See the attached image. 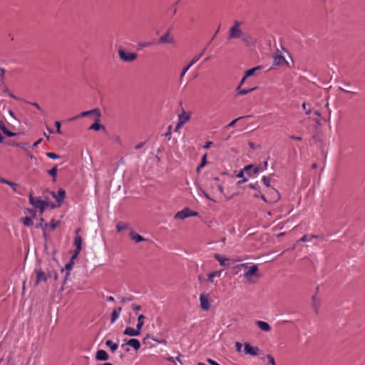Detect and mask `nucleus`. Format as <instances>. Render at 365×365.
Returning <instances> with one entry per match:
<instances>
[{
    "instance_id": "nucleus-12",
    "label": "nucleus",
    "mask_w": 365,
    "mask_h": 365,
    "mask_svg": "<svg viewBox=\"0 0 365 365\" xmlns=\"http://www.w3.org/2000/svg\"><path fill=\"white\" fill-rule=\"evenodd\" d=\"M140 330L138 328H132V327H126L123 331V334L130 336H137L140 334Z\"/></svg>"
},
{
    "instance_id": "nucleus-64",
    "label": "nucleus",
    "mask_w": 365,
    "mask_h": 365,
    "mask_svg": "<svg viewBox=\"0 0 365 365\" xmlns=\"http://www.w3.org/2000/svg\"><path fill=\"white\" fill-rule=\"evenodd\" d=\"M8 182H9V180H7L3 178H0V182L7 185Z\"/></svg>"
},
{
    "instance_id": "nucleus-23",
    "label": "nucleus",
    "mask_w": 365,
    "mask_h": 365,
    "mask_svg": "<svg viewBox=\"0 0 365 365\" xmlns=\"http://www.w3.org/2000/svg\"><path fill=\"white\" fill-rule=\"evenodd\" d=\"M106 345L110 348L112 353H115L118 348V344L112 341L111 340H106L105 342Z\"/></svg>"
},
{
    "instance_id": "nucleus-45",
    "label": "nucleus",
    "mask_w": 365,
    "mask_h": 365,
    "mask_svg": "<svg viewBox=\"0 0 365 365\" xmlns=\"http://www.w3.org/2000/svg\"><path fill=\"white\" fill-rule=\"evenodd\" d=\"M7 185H9L15 192H16V187L18 185L16 182L9 180Z\"/></svg>"
},
{
    "instance_id": "nucleus-25",
    "label": "nucleus",
    "mask_w": 365,
    "mask_h": 365,
    "mask_svg": "<svg viewBox=\"0 0 365 365\" xmlns=\"http://www.w3.org/2000/svg\"><path fill=\"white\" fill-rule=\"evenodd\" d=\"M221 274H222V270L212 272L207 274V280L210 282H212L213 278L214 277H220L221 276Z\"/></svg>"
},
{
    "instance_id": "nucleus-6",
    "label": "nucleus",
    "mask_w": 365,
    "mask_h": 365,
    "mask_svg": "<svg viewBox=\"0 0 365 365\" xmlns=\"http://www.w3.org/2000/svg\"><path fill=\"white\" fill-rule=\"evenodd\" d=\"M79 231H80V229L76 230V235L74 238V245L76 247V250L73 255V258H76L81 250L82 238L81 236L78 235Z\"/></svg>"
},
{
    "instance_id": "nucleus-16",
    "label": "nucleus",
    "mask_w": 365,
    "mask_h": 365,
    "mask_svg": "<svg viewBox=\"0 0 365 365\" xmlns=\"http://www.w3.org/2000/svg\"><path fill=\"white\" fill-rule=\"evenodd\" d=\"M214 257L216 260H217L221 266L227 267L229 265L228 262L230 261L229 258L223 257L219 254H215Z\"/></svg>"
},
{
    "instance_id": "nucleus-63",
    "label": "nucleus",
    "mask_w": 365,
    "mask_h": 365,
    "mask_svg": "<svg viewBox=\"0 0 365 365\" xmlns=\"http://www.w3.org/2000/svg\"><path fill=\"white\" fill-rule=\"evenodd\" d=\"M183 125V124L180 123V122H178L176 126H175V131L178 130V129H180L182 126Z\"/></svg>"
},
{
    "instance_id": "nucleus-24",
    "label": "nucleus",
    "mask_w": 365,
    "mask_h": 365,
    "mask_svg": "<svg viewBox=\"0 0 365 365\" xmlns=\"http://www.w3.org/2000/svg\"><path fill=\"white\" fill-rule=\"evenodd\" d=\"M256 89V87L251 88H241L240 86H238L237 88V91L239 95L244 96L246 94H248L249 93L255 91Z\"/></svg>"
},
{
    "instance_id": "nucleus-44",
    "label": "nucleus",
    "mask_w": 365,
    "mask_h": 365,
    "mask_svg": "<svg viewBox=\"0 0 365 365\" xmlns=\"http://www.w3.org/2000/svg\"><path fill=\"white\" fill-rule=\"evenodd\" d=\"M191 66H190V65L188 64L186 67H185L181 73H180V78H183L184 76L185 75V73L187 72V71L190 68Z\"/></svg>"
},
{
    "instance_id": "nucleus-55",
    "label": "nucleus",
    "mask_w": 365,
    "mask_h": 365,
    "mask_svg": "<svg viewBox=\"0 0 365 365\" xmlns=\"http://www.w3.org/2000/svg\"><path fill=\"white\" fill-rule=\"evenodd\" d=\"M200 192H201L202 195L205 197H206V198H207V199H208V200H212V199L210 198V197L209 196V195H208L207 192H205L204 190H202Z\"/></svg>"
},
{
    "instance_id": "nucleus-56",
    "label": "nucleus",
    "mask_w": 365,
    "mask_h": 365,
    "mask_svg": "<svg viewBox=\"0 0 365 365\" xmlns=\"http://www.w3.org/2000/svg\"><path fill=\"white\" fill-rule=\"evenodd\" d=\"M9 145H13V146H19V147H21V148H23V146L21 145V144L18 143H16V142H15V141H13V142H11V143H9Z\"/></svg>"
},
{
    "instance_id": "nucleus-1",
    "label": "nucleus",
    "mask_w": 365,
    "mask_h": 365,
    "mask_svg": "<svg viewBox=\"0 0 365 365\" xmlns=\"http://www.w3.org/2000/svg\"><path fill=\"white\" fill-rule=\"evenodd\" d=\"M242 22L239 21H235L233 25L230 27L228 35L227 40H232L234 38H240L243 41L247 40L246 35L244 34L241 29Z\"/></svg>"
},
{
    "instance_id": "nucleus-60",
    "label": "nucleus",
    "mask_w": 365,
    "mask_h": 365,
    "mask_svg": "<svg viewBox=\"0 0 365 365\" xmlns=\"http://www.w3.org/2000/svg\"><path fill=\"white\" fill-rule=\"evenodd\" d=\"M289 138L293 139V140H302V138L299 137V136L290 135Z\"/></svg>"
},
{
    "instance_id": "nucleus-51",
    "label": "nucleus",
    "mask_w": 365,
    "mask_h": 365,
    "mask_svg": "<svg viewBox=\"0 0 365 365\" xmlns=\"http://www.w3.org/2000/svg\"><path fill=\"white\" fill-rule=\"evenodd\" d=\"M206 163H207V154H205L202 156V161H201L200 164L205 166Z\"/></svg>"
},
{
    "instance_id": "nucleus-18",
    "label": "nucleus",
    "mask_w": 365,
    "mask_h": 365,
    "mask_svg": "<svg viewBox=\"0 0 365 365\" xmlns=\"http://www.w3.org/2000/svg\"><path fill=\"white\" fill-rule=\"evenodd\" d=\"M0 130H1L2 132L9 137H14L16 135V133L11 132L6 128L3 120H0Z\"/></svg>"
},
{
    "instance_id": "nucleus-5",
    "label": "nucleus",
    "mask_w": 365,
    "mask_h": 365,
    "mask_svg": "<svg viewBox=\"0 0 365 365\" xmlns=\"http://www.w3.org/2000/svg\"><path fill=\"white\" fill-rule=\"evenodd\" d=\"M158 43L160 44H167V43L172 44V43H175V38H174V36L171 34L170 29H168L167 31L159 38Z\"/></svg>"
},
{
    "instance_id": "nucleus-34",
    "label": "nucleus",
    "mask_w": 365,
    "mask_h": 365,
    "mask_svg": "<svg viewBox=\"0 0 365 365\" xmlns=\"http://www.w3.org/2000/svg\"><path fill=\"white\" fill-rule=\"evenodd\" d=\"M22 222L24 225L28 226V227L32 225V224H33V221H32V219L31 217H26L23 218Z\"/></svg>"
},
{
    "instance_id": "nucleus-50",
    "label": "nucleus",
    "mask_w": 365,
    "mask_h": 365,
    "mask_svg": "<svg viewBox=\"0 0 365 365\" xmlns=\"http://www.w3.org/2000/svg\"><path fill=\"white\" fill-rule=\"evenodd\" d=\"M133 300V297H122L120 299V302L122 303H125L126 302H129V301H132Z\"/></svg>"
},
{
    "instance_id": "nucleus-26",
    "label": "nucleus",
    "mask_w": 365,
    "mask_h": 365,
    "mask_svg": "<svg viewBox=\"0 0 365 365\" xmlns=\"http://www.w3.org/2000/svg\"><path fill=\"white\" fill-rule=\"evenodd\" d=\"M145 318V316L143 314H140L138 317V323H137L136 327L138 328V329H140V331L144 324Z\"/></svg>"
},
{
    "instance_id": "nucleus-59",
    "label": "nucleus",
    "mask_w": 365,
    "mask_h": 365,
    "mask_svg": "<svg viewBox=\"0 0 365 365\" xmlns=\"http://www.w3.org/2000/svg\"><path fill=\"white\" fill-rule=\"evenodd\" d=\"M339 90H340V91H343V92H344V93H353V94H354V93H354V92H353V91H350L346 90V89H344V88H341V87H339Z\"/></svg>"
},
{
    "instance_id": "nucleus-8",
    "label": "nucleus",
    "mask_w": 365,
    "mask_h": 365,
    "mask_svg": "<svg viewBox=\"0 0 365 365\" xmlns=\"http://www.w3.org/2000/svg\"><path fill=\"white\" fill-rule=\"evenodd\" d=\"M91 114H96L98 117H99L100 116L99 110L98 108H95V109H93L91 110L83 111V112L81 113L80 115L71 118L70 119V120H74L79 118L88 117V116L91 115Z\"/></svg>"
},
{
    "instance_id": "nucleus-58",
    "label": "nucleus",
    "mask_w": 365,
    "mask_h": 365,
    "mask_svg": "<svg viewBox=\"0 0 365 365\" xmlns=\"http://www.w3.org/2000/svg\"><path fill=\"white\" fill-rule=\"evenodd\" d=\"M217 187L218 190H219L222 194H223V193H224V188H223L222 185H220V184H217Z\"/></svg>"
},
{
    "instance_id": "nucleus-40",
    "label": "nucleus",
    "mask_w": 365,
    "mask_h": 365,
    "mask_svg": "<svg viewBox=\"0 0 365 365\" xmlns=\"http://www.w3.org/2000/svg\"><path fill=\"white\" fill-rule=\"evenodd\" d=\"M302 108L305 111L306 115H310L311 114L312 108L310 107L307 108V104L305 103H303Z\"/></svg>"
},
{
    "instance_id": "nucleus-54",
    "label": "nucleus",
    "mask_w": 365,
    "mask_h": 365,
    "mask_svg": "<svg viewBox=\"0 0 365 365\" xmlns=\"http://www.w3.org/2000/svg\"><path fill=\"white\" fill-rule=\"evenodd\" d=\"M212 145V141H207L205 145L203 146V148L205 149H209L211 145Z\"/></svg>"
},
{
    "instance_id": "nucleus-41",
    "label": "nucleus",
    "mask_w": 365,
    "mask_h": 365,
    "mask_svg": "<svg viewBox=\"0 0 365 365\" xmlns=\"http://www.w3.org/2000/svg\"><path fill=\"white\" fill-rule=\"evenodd\" d=\"M201 58V55H197V56H195L192 59V61H190V63H189L190 66H192L196 62H197L199 61V59Z\"/></svg>"
},
{
    "instance_id": "nucleus-35",
    "label": "nucleus",
    "mask_w": 365,
    "mask_h": 365,
    "mask_svg": "<svg viewBox=\"0 0 365 365\" xmlns=\"http://www.w3.org/2000/svg\"><path fill=\"white\" fill-rule=\"evenodd\" d=\"M73 265V263L72 262H70L66 264V266H65V269H66V279L70 274L69 271L71 269Z\"/></svg>"
},
{
    "instance_id": "nucleus-62",
    "label": "nucleus",
    "mask_w": 365,
    "mask_h": 365,
    "mask_svg": "<svg viewBox=\"0 0 365 365\" xmlns=\"http://www.w3.org/2000/svg\"><path fill=\"white\" fill-rule=\"evenodd\" d=\"M3 86V92L5 93L9 94V88L6 86V85L5 84V86Z\"/></svg>"
},
{
    "instance_id": "nucleus-53",
    "label": "nucleus",
    "mask_w": 365,
    "mask_h": 365,
    "mask_svg": "<svg viewBox=\"0 0 365 365\" xmlns=\"http://www.w3.org/2000/svg\"><path fill=\"white\" fill-rule=\"evenodd\" d=\"M242 344L240 342L235 343V347L237 351H240L242 349Z\"/></svg>"
},
{
    "instance_id": "nucleus-49",
    "label": "nucleus",
    "mask_w": 365,
    "mask_h": 365,
    "mask_svg": "<svg viewBox=\"0 0 365 365\" xmlns=\"http://www.w3.org/2000/svg\"><path fill=\"white\" fill-rule=\"evenodd\" d=\"M31 104L38 109L42 113H44V110L40 107L37 103H31Z\"/></svg>"
},
{
    "instance_id": "nucleus-28",
    "label": "nucleus",
    "mask_w": 365,
    "mask_h": 365,
    "mask_svg": "<svg viewBox=\"0 0 365 365\" xmlns=\"http://www.w3.org/2000/svg\"><path fill=\"white\" fill-rule=\"evenodd\" d=\"M260 69V67L259 66H257V67H255V68H252L251 69H249L247 70L245 73V77L248 78L250 76H252L253 75H255V72L257 71V70H259Z\"/></svg>"
},
{
    "instance_id": "nucleus-31",
    "label": "nucleus",
    "mask_w": 365,
    "mask_h": 365,
    "mask_svg": "<svg viewBox=\"0 0 365 365\" xmlns=\"http://www.w3.org/2000/svg\"><path fill=\"white\" fill-rule=\"evenodd\" d=\"M101 128H104V126L102 124H100L98 122L94 123L89 128V129L94 130H96V131L101 130Z\"/></svg>"
},
{
    "instance_id": "nucleus-37",
    "label": "nucleus",
    "mask_w": 365,
    "mask_h": 365,
    "mask_svg": "<svg viewBox=\"0 0 365 365\" xmlns=\"http://www.w3.org/2000/svg\"><path fill=\"white\" fill-rule=\"evenodd\" d=\"M57 171H58V169H57V166L56 165L54 168H53L52 169L48 170V174L55 178L57 175Z\"/></svg>"
},
{
    "instance_id": "nucleus-48",
    "label": "nucleus",
    "mask_w": 365,
    "mask_h": 365,
    "mask_svg": "<svg viewBox=\"0 0 365 365\" xmlns=\"http://www.w3.org/2000/svg\"><path fill=\"white\" fill-rule=\"evenodd\" d=\"M152 43L150 42H142L139 43V46L142 48H145L151 46Z\"/></svg>"
},
{
    "instance_id": "nucleus-9",
    "label": "nucleus",
    "mask_w": 365,
    "mask_h": 365,
    "mask_svg": "<svg viewBox=\"0 0 365 365\" xmlns=\"http://www.w3.org/2000/svg\"><path fill=\"white\" fill-rule=\"evenodd\" d=\"M200 307L202 308V309H203L205 311H208L210 309V304L209 299L206 295H205L203 294H200Z\"/></svg>"
},
{
    "instance_id": "nucleus-52",
    "label": "nucleus",
    "mask_w": 365,
    "mask_h": 365,
    "mask_svg": "<svg viewBox=\"0 0 365 365\" xmlns=\"http://www.w3.org/2000/svg\"><path fill=\"white\" fill-rule=\"evenodd\" d=\"M144 145H145V143L141 142L135 146V149L139 150V149L142 148L144 146Z\"/></svg>"
},
{
    "instance_id": "nucleus-15",
    "label": "nucleus",
    "mask_w": 365,
    "mask_h": 365,
    "mask_svg": "<svg viewBox=\"0 0 365 365\" xmlns=\"http://www.w3.org/2000/svg\"><path fill=\"white\" fill-rule=\"evenodd\" d=\"M48 275L41 269L36 270V283L46 282Z\"/></svg>"
},
{
    "instance_id": "nucleus-2",
    "label": "nucleus",
    "mask_w": 365,
    "mask_h": 365,
    "mask_svg": "<svg viewBox=\"0 0 365 365\" xmlns=\"http://www.w3.org/2000/svg\"><path fill=\"white\" fill-rule=\"evenodd\" d=\"M29 202L34 207L38 209L41 213L43 212L45 209L48 207V202L46 201L34 197L31 193L29 194Z\"/></svg>"
},
{
    "instance_id": "nucleus-39",
    "label": "nucleus",
    "mask_w": 365,
    "mask_h": 365,
    "mask_svg": "<svg viewBox=\"0 0 365 365\" xmlns=\"http://www.w3.org/2000/svg\"><path fill=\"white\" fill-rule=\"evenodd\" d=\"M243 117H239L237 118L234 119L232 120L229 124H227L225 128H231L235 126V123L240 119H242Z\"/></svg>"
},
{
    "instance_id": "nucleus-61",
    "label": "nucleus",
    "mask_w": 365,
    "mask_h": 365,
    "mask_svg": "<svg viewBox=\"0 0 365 365\" xmlns=\"http://www.w3.org/2000/svg\"><path fill=\"white\" fill-rule=\"evenodd\" d=\"M262 168H261L260 167H256L253 169V173L255 174H257V173H259L260 170H262Z\"/></svg>"
},
{
    "instance_id": "nucleus-32",
    "label": "nucleus",
    "mask_w": 365,
    "mask_h": 365,
    "mask_svg": "<svg viewBox=\"0 0 365 365\" xmlns=\"http://www.w3.org/2000/svg\"><path fill=\"white\" fill-rule=\"evenodd\" d=\"M317 236L316 235H304V236H302L300 239H299V242H308V241H310L313 238H317Z\"/></svg>"
},
{
    "instance_id": "nucleus-11",
    "label": "nucleus",
    "mask_w": 365,
    "mask_h": 365,
    "mask_svg": "<svg viewBox=\"0 0 365 365\" xmlns=\"http://www.w3.org/2000/svg\"><path fill=\"white\" fill-rule=\"evenodd\" d=\"M52 196L56 202L61 204L66 197V192L63 189H59L57 192H52Z\"/></svg>"
},
{
    "instance_id": "nucleus-46",
    "label": "nucleus",
    "mask_w": 365,
    "mask_h": 365,
    "mask_svg": "<svg viewBox=\"0 0 365 365\" xmlns=\"http://www.w3.org/2000/svg\"><path fill=\"white\" fill-rule=\"evenodd\" d=\"M61 123L59 121H56L55 123V125L56 127V132L58 133V134H61Z\"/></svg>"
},
{
    "instance_id": "nucleus-22",
    "label": "nucleus",
    "mask_w": 365,
    "mask_h": 365,
    "mask_svg": "<svg viewBox=\"0 0 365 365\" xmlns=\"http://www.w3.org/2000/svg\"><path fill=\"white\" fill-rule=\"evenodd\" d=\"M129 235H130V238L133 240H134L136 243L146 240V239H145L143 236H141L138 234H136L133 231L130 232Z\"/></svg>"
},
{
    "instance_id": "nucleus-29",
    "label": "nucleus",
    "mask_w": 365,
    "mask_h": 365,
    "mask_svg": "<svg viewBox=\"0 0 365 365\" xmlns=\"http://www.w3.org/2000/svg\"><path fill=\"white\" fill-rule=\"evenodd\" d=\"M284 61H285V58L282 55H277L274 57V65H279Z\"/></svg>"
},
{
    "instance_id": "nucleus-3",
    "label": "nucleus",
    "mask_w": 365,
    "mask_h": 365,
    "mask_svg": "<svg viewBox=\"0 0 365 365\" xmlns=\"http://www.w3.org/2000/svg\"><path fill=\"white\" fill-rule=\"evenodd\" d=\"M198 215V212L196 211H192L188 207H185L183 210L178 212L175 216V219L184 220L189 217H195Z\"/></svg>"
},
{
    "instance_id": "nucleus-57",
    "label": "nucleus",
    "mask_w": 365,
    "mask_h": 365,
    "mask_svg": "<svg viewBox=\"0 0 365 365\" xmlns=\"http://www.w3.org/2000/svg\"><path fill=\"white\" fill-rule=\"evenodd\" d=\"M207 362L210 364V365H220L217 362H216L215 361L212 360V359H208L207 360Z\"/></svg>"
},
{
    "instance_id": "nucleus-20",
    "label": "nucleus",
    "mask_w": 365,
    "mask_h": 365,
    "mask_svg": "<svg viewBox=\"0 0 365 365\" xmlns=\"http://www.w3.org/2000/svg\"><path fill=\"white\" fill-rule=\"evenodd\" d=\"M121 311V307H117L113 310L110 319L111 324H113L119 318Z\"/></svg>"
},
{
    "instance_id": "nucleus-13",
    "label": "nucleus",
    "mask_w": 365,
    "mask_h": 365,
    "mask_svg": "<svg viewBox=\"0 0 365 365\" xmlns=\"http://www.w3.org/2000/svg\"><path fill=\"white\" fill-rule=\"evenodd\" d=\"M96 359L98 361H107L109 359V355L105 350L100 349L96 354Z\"/></svg>"
},
{
    "instance_id": "nucleus-47",
    "label": "nucleus",
    "mask_w": 365,
    "mask_h": 365,
    "mask_svg": "<svg viewBox=\"0 0 365 365\" xmlns=\"http://www.w3.org/2000/svg\"><path fill=\"white\" fill-rule=\"evenodd\" d=\"M131 307L135 312H138L141 309V307L135 304H133Z\"/></svg>"
},
{
    "instance_id": "nucleus-17",
    "label": "nucleus",
    "mask_w": 365,
    "mask_h": 365,
    "mask_svg": "<svg viewBox=\"0 0 365 365\" xmlns=\"http://www.w3.org/2000/svg\"><path fill=\"white\" fill-rule=\"evenodd\" d=\"M258 267L256 264L251 266L249 269L245 273V277L249 278L252 276L257 275Z\"/></svg>"
},
{
    "instance_id": "nucleus-21",
    "label": "nucleus",
    "mask_w": 365,
    "mask_h": 365,
    "mask_svg": "<svg viewBox=\"0 0 365 365\" xmlns=\"http://www.w3.org/2000/svg\"><path fill=\"white\" fill-rule=\"evenodd\" d=\"M190 118V114L187 113L183 111L181 114L178 115V122H180L182 124H185L187 123Z\"/></svg>"
},
{
    "instance_id": "nucleus-42",
    "label": "nucleus",
    "mask_w": 365,
    "mask_h": 365,
    "mask_svg": "<svg viewBox=\"0 0 365 365\" xmlns=\"http://www.w3.org/2000/svg\"><path fill=\"white\" fill-rule=\"evenodd\" d=\"M267 361L268 362L271 364V365H276V362H275V360L274 359V357L269 354H268L267 356Z\"/></svg>"
},
{
    "instance_id": "nucleus-10",
    "label": "nucleus",
    "mask_w": 365,
    "mask_h": 365,
    "mask_svg": "<svg viewBox=\"0 0 365 365\" xmlns=\"http://www.w3.org/2000/svg\"><path fill=\"white\" fill-rule=\"evenodd\" d=\"M59 221L58 220H55L54 219H53L51 222L50 224H48V223H45L44 225V227H43V233L44 235H46V231H53L54 230L56 227H58L59 225Z\"/></svg>"
},
{
    "instance_id": "nucleus-43",
    "label": "nucleus",
    "mask_w": 365,
    "mask_h": 365,
    "mask_svg": "<svg viewBox=\"0 0 365 365\" xmlns=\"http://www.w3.org/2000/svg\"><path fill=\"white\" fill-rule=\"evenodd\" d=\"M262 181L263 182V183L264 184L265 186L267 187H269L270 185V180H269V178H268L266 176H264L262 178Z\"/></svg>"
},
{
    "instance_id": "nucleus-33",
    "label": "nucleus",
    "mask_w": 365,
    "mask_h": 365,
    "mask_svg": "<svg viewBox=\"0 0 365 365\" xmlns=\"http://www.w3.org/2000/svg\"><path fill=\"white\" fill-rule=\"evenodd\" d=\"M128 227V225L124 222H118L116 225V229L118 232L125 230Z\"/></svg>"
},
{
    "instance_id": "nucleus-4",
    "label": "nucleus",
    "mask_w": 365,
    "mask_h": 365,
    "mask_svg": "<svg viewBox=\"0 0 365 365\" xmlns=\"http://www.w3.org/2000/svg\"><path fill=\"white\" fill-rule=\"evenodd\" d=\"M118 55L120 58L125 62H133L138 58V55L135 53L127 52L121 48L118 50Z\"/></svg>"
},
{
    "instance_id": "nucleus-38",
    "label": "nucleus",
    "mask_w": 365,
    "mask_h": 365,
    "mask_svg": "<svg viewBox=\"0 0 365 365\" xmlns=\"http://www.w3.org/2000/svg\"><path fill=\"white\" fill-rule=\"evenodd\" d=\"M312 302H313V306L314 307V308L317 309L319 306V300L316 296H314L312 297Z\"/></svg>"
},
{
    "instance_id": "nucleus-19",
    "label": "nucleus",
    "mask_w": 365,
    "mask_h": 365,
    "mask_svg": "<svg viewBox=\"0 0 365 365\" xmlns=\"http://www.w3.org/2000/svg\"><path fill=\"white\" fill-rule=\"evenodd\" d=\"M256 324L261 330L264 331H269L271 330V327L268 323L265 322L257 321Z\"/></svg>"
},
{
    "instance_id": "nucleus-14",
    "label": "nucleus",
    "mask_w": 365,
    "mask_h": 365,
    "mask_svg": "<svg viewBox=\"0 0 365 365\" xmlns=\"http://www.w3.org/2000/svg\"><path fill=\"white\" fill-rule=\"evenodd\" d=\"M124 341L126 344L132 346L135 351L140 348V343L137 339H125Z\"/></svg>"
},
{
    "instance_id": "nucleus-27",
    "label": "nucleus",
    "mask_w": 365,
    "mask_h": 365,
    "mask_svg": "<svg viewBox=\"0 0 365 365\" xmlns=\"http://www.w3.org/2000/svg\"><path fill=\"white\" fill-rule=\"evenodd\" d=\"M6 70L0 67V85L5 86Z\"/></svg>"
},
{
    "instance_id": "nucleus-36",
    "label": "nucleus",
    "mask_w": 365,
    "mask_h": 365,
    "mask_svg": "<svg viewBox=\"0 0 365 365\" xmlns=\"http://www.w3.org/2000/svg\"><path fill=\"white\" fill-rule=\"evenodd\" d=\"M46 155L48 158L53 160L58 159L60 158L59 155L52 152H48Z\"/></svg>"
},
{
    "instance_id": "nucleus-7",
    "label": "nucleus",
    "mask_w": 365,
    "mask_h": 365,
    "mask_svg": "<svg viewBox=\"0 0 365 365\" xmlns=\"http://www.w3.org/2000/svg\"><path fill=\"white\" fill-rule=\"evenodd\" d=\"M245 352L247 354H250L252 356H257L259 354V349L257 346H252L249 343L245 344L244 348Z\"/></svg>"
},
{
    "instance_id": "nucleus-30",
    "label": "nucleus",
    "mask_w": 365,
    "mask_h": 365,
    "mask_svg": "<svg viewBox=\"0 0 365 365\" xmlns=\"http://www.w3.org/2000/svg\"><path fill=\"white\" fill-rule=\"evenodd\" d=\"M252 165H248L245 166L243 170H242L241 171H240L238 173V174L237 175V177L242 178L244 176V172L249 171L250 169H252Z\"/></svg>"
}]
</instances>
